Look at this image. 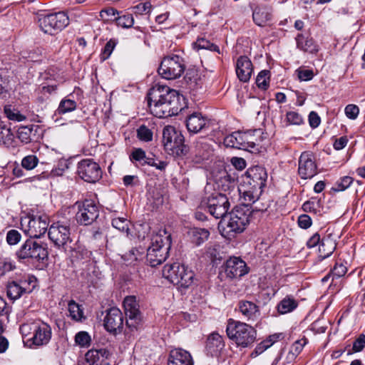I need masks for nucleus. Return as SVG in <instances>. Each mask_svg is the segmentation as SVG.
I'll list each match as a JSON object with an SVG mask.
<instances>
[{
    "instance_id": "nucleus-1",
    "label": "nucleus",
    "mask_w": 365,
    "mask_h": 365,
    "mask_svg": "<svg viewBox=\"0 0 365 365\" xmlns=\"http://www.w3.org/2000/svg\"><path fill=\"white\" fill-rule=\"evenodd\" d=\"M147 98L150 113L159 118L175 115L182 110L178 92L167 86L155 85Z\"/></svg>"
},
{
    "instance_id": "nucleus-2",
    "label": "nucleus",
    "mask_w": 365,
    "mask_h": 365,
    "mask_svg": "<svg viewBox=\"0 0 365 365\" xmlns=\"http://www.w3.org/2000/svg\"><path fill=\"white\" fill-rule=\"evenodd\" d=\"M171 247V235L160 230L153 236L151 245L147 250L146 262L150 267L161 264L168 257Z\"/></svg>"
},
{
    "instance_id": "nucleus-3",
    "label": "nucleus",
    "mask_w": 365,
    "mask_h": 365,
    "mask_svg": "<svg viewBox=\"0 0 365 365\" xmlns=\"http://www.w3.org/2000/svg\"><path fill=\"white\" fill-rule=\"evenodd\" d=\"M226 333L237 346L242 348L251 346L257 338V331L253 327L233 319L227 320Z\"/></svg>"
},
{
    "instance_id": "nucleus-4",
    "label": "nucleus",
    "mask_w": 365,
    "mask_h": 365,
    "mask_svg": "<svg viewBox=\"0 0 365 365\" xmlns=\"http://www.w3.org/2000/svg\"><path fill=\"white\" fill-rule=\"evenodd\" d=\"M251 211L247 207H235L227 215L223 232L229 238L242 233L249 225Z\"/></svg>"
},
{
    "instance_id": "nucleus-5",
    "label": "nucleus",
    "mask_w": 365,
    "mask_h": 365,
    "mask_svg": "<svg viewBox=\"0 0 365 365\" xmlns=\"http://www.w3.org/2000/svg\"><path fill=\"white\" fill-rule=\"evenodd\" d=\"M162 274L169 282L182 288H188L194 282V272L178 262L165 264Z\"/></svg>"
},
{
    "instance_id": "nucleus-6",
    "label": "nucleus",
    "mask_w": 365,
    "mask_h": 365,
    "mask_svg": "<svg viewBox=\"0 0 365 365\" xmlns=\"http://www.w3.org/2000/svg\"><path fill=\"white\" fill-rule=\"evenodd\" d=\"M185 138L179 130L171 125L165 126L163 130V143L165 149L176 156L186 155L189 147L185 144Z\"/></svg>"
},
{
    "instance_id": "nucleus-7",
    "label": "nucleus",
    "mask_w": 365,
    "mask_h": 365,
    "mask_svg": "<svg viewBox=\"0 0 365 365\" xmlns=\"http://www.w3.org/2000/svg\"><path fill=\"white\" fill-rule=\"evenodd\" d=\"M259 132L258 130L234 132L224 138V144L227 147L257 153L259 149L256 144L257 139L255 133Z\"/></svg>"
},
{
    "instance_id": "nucleus-8",
    "label": "nucleus",
    "mask_w": 365,
    "mask_h": 365,
    "mask_svg": "<svg viewBox=\"0 0 365 365\" xmlns=\"http://www.w3.org/2000/svg\"><path fill=\"white\" fill-rule=\"evenodd\" d=\"M16 256L19 261L39 262L47 259L48 251L46 245L29 238L21 245L16 252Z\"/></svg>"
},
{
    "instance_id": "nucleus-9",
    "label": "nucleus",
    "mask_w": 365,
    "mask_h": 365,
    "mask_svg": "<svg viewBox=\"0 0 365 365\" xmlns=\"http://www.w3.org/2000/svg\"><path fill=\"white\" fill-rule=\"evenodd\" d=\"M39 26L45 33L55 35L69 24V18L63 11L42 15L38 19Z\"/></svg>"
},
{
    "instance_id": "nucleus-10",
    "label": "nucleus",
    "mask_w": 365,
    "mask_h": 365,
    "mask_svg": "<svg viewBox=\"0 0 365 365\" xmlns=\"http://www.w3.org/2000/svg\"><path fill=\"white\" fill-rule=\"evenodd\" d=\"M49 240L58 248L66 250V246L72 241L71 238V222L64 219L53 222L48 227Z\"/></svg>"
},
{
    "instance_id": "nucleus-11",
    "label": "nucleus",
    "mask_w": 365,
    "mask_h": 365,
    "mask_svg": "<svg viewBox=\"0 0 365 365\" xmlns=\"http://www.w3.org/2000/svg\"><path fill=\"white\" fill-rule=\"evenodd\" d=\"M23 232L29 238H39L48 230V217L43 215H28L21 220Z\"/></svg>"
},
{
    "instance_id": "nucleus-12",
    "label": "nucleus",
    "mask_w": 365,
    "mask_h": 365,
    "mask_svg": "<svg viewBox=\"0 0 365 365\" xmlns=\"http://www.w3.org/2000/svg\"><path fill=\"white\" fill-rule=\"evenodd\" d=\"M185 69L183 58L172 54L163 58L158 68V73L165 79L173 80L180 77Z\"/></svg>"
},
{
    "instance_id": "nucleus-13",
    "label": "nucleus",
    "mask_w": 365,
    "mask_h": 365,
    "mask_svg": "<svg viewBox=\"0 0 365 365\" xmlns=\"http://www.w3.org/2000/svg\"><path fill=\"white\" fill-rule=\"evenodd\" d=\"M202 205L205 206L210 214L216 219L224 217L230 208L227 197L217 192L204 197Z\"/></svg>"
},
{
    "instance_id": "nucleus-14",
    "label": "nucleus",
    "mask_w": 365,
    "mask_h": 365,
    "mask_svg": "<svg viewBox=\"0 0 365 365\" xmlns=\"http://www.w3.org/2000/svg\"><path fill=\"white\" fill-rule=\"evenodd\" d=\"M77 175L85 182L95 183L102 178V170L93 159L81 160L77 165Z\"/></svg>"
},
{
    "instance_id": "nucleus-15",
    "label": "nucleus",
    "mask_w": 365,
    "mask_h": 365,
    "mask_svg": "<svg viewBox=\"0 0 365 365\" xmlns=\"http://www.w3.org/2000/svg\"><path fill=\"white\" fill-rule=\"evenodd\" d=\"M78 207L76 219L81 225H91L99 216L98 206L92 200H85L78 205Z\"/></svg>"
},
{
    "instance_id": "nucleus-16",
    "label": "nucleus",
    "mask_w": 365,
    "mask_h": 365,
    "mask_svg": "<svg viewBox=\"0 0 365 365\" xmlns=\"http://www.w3.org/2000/svg\"><path fill=\"white\" fill-rule=\"evenodd\" d=\"M123 307L128 317L125 325L131 331L137 330L141 323V314L135 297H126L123 300Z\"/></svg>"
},
{
    "instance_id": "nucleus-17",
    "label": "nucleus",
    "mask_w": 365,
    "mask_h": 365,
    "mask_svg": "<svg viewBox=\"0 0 365 365\" xmlns=\"http://www.w3.org/2000/svg\"><path fill=\"white\" fill-rule=\"evenodd\" d=\"M298 164V174L302 179H311L317 174V166L312 152L302 153Z\"/></svg>"
},
{
    "instance_id": "nucleus-18",
    "label": "nucleus",
    "mask_w": 365,
    "mask_h": 365,
    "mask_svg": "<svg viewBox=\"0 0 365 365\" xmlns=\"http://www.w3.org/2000/svg\"><path fill=\"white\" fill-rule=\"evenodd\" d=\"M35 287V282L31 278L12 281L6 286L7 296L10 299H19L24 294L30 293Z\"/></svg>"
},
{
    "instance_id": "nucleus-19",
    "label": "nucleus",
    "mask_w": 365,
    "mask_h": 365,
    "mask_svg": "<svg viewBox=\"0 0 365 365\" xmlns=\"http://www.w3.org/2000/svg\"><path fill=\"white\" fill-rule=\"evenodd\" d=\"M106 330L115 334L120 332L123 327V314L117 307H111L107 312L103 319Z\"/></svg>"
},
{
    "instance_id": "nucleus-20",
    "label": "nucleus",
    "mask_w": 365,
    "mask_h": 365,
    "mask_svg": "<svg viewBox=\"0 0 365 365\" xmlns=\"http://www.w3.org/2000/svg\"><path fill=\"white\" fill-rule=\"evenodd\" d=\"M225 274L230 279L240 278L248 272L246 263L239 257H233L225 263Z\"/></svg>"
},
{
    "instance_id": "nucleus-21",
    "label": "nucleus",
    "mask_w": 365,
    "mask_h": 365,
    "mask_svg": "<svg viewBox=\"0 0 365 365\" xmlns=\"http://www.w3.org/2000/svg\"><path fill=\"white\" fill-rule=\"evenodd\" d=\"M247 182L255 188L263 189L266 185L267 173L264 168L262 166H254L247 171Z\"/></svg>"
},
{
    "instance_id": "nucleus-22",
    "label": "nucleus",
    "mask_w": 365,
    "mask_h": 365,
    "mask_svg": "<svg viewBox=\"0 0 365 365\" xmlns=\"http://www.w3.org/2000/svg\"><path fill=\"white\" fill-rule=\"evenodd\" d=\"M51 338V328L45 322H40L34 324V335L31 338L33 344L41 346L49 342Z\"/></svg>"
},
{
    "instance_id": "nucleus-23",
    "label": "nucleus",
    "mask_w": 365,
    "mask_h": 365,
    "mask_svg": "<svg viewBox=\"0 0 365 365\" xmlns=\"http://www.w3.org/2000/svg\"><path fill=\"white\" fill-rule=\"evenodd\" d=\"M253 72V66L250 59L246 56H240L236 61V74L242 82H248Z\"/></svg>"
},
{
    "instance_id": "nucleus-24",
    "label": "nucleus",
    "mask_w": 365,
    "mask_h": 365,
    "mask_svg": "<svg viewBox=\"0 0 365 365\" xmlns=\"http://www.w3.org/2000/svg\"><path fill=\"white\" fill-rule=\"evenodd\" d=\"M239 312L247 321L255 322L260 315V309L258 305L248 300H240L237 304Z\"/></svg>"
},
{
    "instance_id": "nucleus-25",
    "label": "nucleus",
    "mask_w": 365,
    "mask_h": 365,
    "mask_svg": "<svg viewBox=\"0 0 365 365\" xmlns=\"http://www.w3.org/2000/svg\"><path fill=\"white\" fill-rule=\"evenodd\" d=\"M168 365H194V361L189 351L178 348L170 351Z\"/></svg>"
},
{
    "instance_id": "nucleus-26",
    "label": "nucleus",
    "mask_w": 365,
    "mask_h": 365,
    "mask_svg": "<svg viewBox=\"0 0 365 365\" xmlns=\"http://www.w3.org/2000/svg\"><path fill=\"white\" fill-rule=\"evenodd\" d=\"M225 347L223 338L217 332L210 334L206 342V351L212 356H219Z\"/></svg>"
},
{
    "instance_id": "nucleus-27",
    "label": "nucleus",
    "mask_w": 365,
    "mask_h": 365,
    "mask_svg": "<svg viewBox=\"0 0 365 365\" xmlns=\"http://www.w3.org/2000/svg\"><path fill=\"white\" fill-rule=\"evenodd\" d=\"M39 130L40 127L38 125L21 126L17 132L18 138L25 144L36 141L38 139V131Z\"/></svg>"
},
{
    "instance_id": "nucleus-28",
    "label": "nucleus",
    "mask_w": 365,
    "mask_h": 365,
    "mask_svg": "<svg viewBox=\"0 0 365 365\" xmlns=\"http://www.w3.org/2000/svg\"><path fill=\"white\" fill-rule=\"evenodd\" d=\"M207 123V119L200 113H193L186 119V127L190 133H197Z\"/></svg>"
},
{
    "instance_id": "nucleus-29",
    "label": "nucleus",
    "mask_w": 365,
    "mask_h": 365,
    "mask_svg": "<svg viewBox=\"0 0 365 365\" xmlns=\"http://www.w3.org/2000/svg\"><path fill=\"white\" fill-rule=\"evenodd\" d=\"M272 9L269 6H257L253 11L252 18L255 23L259 26H264L272 19Z\"/></svg>"
},
{
    "instance_id": "nucleus-30",
    "label": "nucleus",
    "mask_w": 365,
    "mask_h": 365,
    "mask_svg": "<svg viewBox=\"0 0 365 365\" xmlns=\"http://www.w3.org/2000/svg\"><path fill=\"white\" fill-rule=\"evenodd\" d=\"M57 89L58 86L56 84L42 83L39 85L34 91L36 101L39 103H45L51 96L56 93Z\"/></svg>"
},
{
    "instance_id": "nucleus-31",
    "label": "nucleus",
    "mask_w": 365,
    "mask_h": 365,
    "mask_svg": "<svg viewBox=\"0 0 365 365\" xmlns=\"http://www.w3.org/2000/svg\"><path fill=\"white\" fill-rule=\"evenodd\" d=\"M188 236L192 243L200 246L207 240L210 232L205 228L193 227L189 230Z\"/></svg>"
},
{
    "instance_id": "nucleus-32",
    "label": "nucleus",
    "mask_w": 365,
    "mask_h": 365,
    "mask_svg": "<svg viewBox=\"0 0 365 365\" xmlns=\"http://www.w3.org/2000/svg\"><path fill=\"white\" fill-rule=\"evenodd\" d=\"M109 352L105 349H91L85 355L86 361L89 365H98L104 358H108Z\"/></svg>"
},
{
    "instance_id": "nucleus-33",
    "label": "nucleus",
    "mask_w": 365,
    "mask_h": 365,
    "mask_svg": "<svg viewBox=\"0 0 365 365\" xmlns=\"http://www.w3.org/2000/svg\"><path fill=\"white\" fill-rule=\"evenodd\" d=\"M297 306V301L293 297L288 295L278 303L277 310L279 314H286L294 311Z\"/></svg>"
},
{
    "instance_id": "nucleus-34",
    "label": "nucleus",
    "mask_w": 365,
    "mask_h": 365,
    "mask_svg": "<svg viewBox=\"0 0 365 365\" xmlns=\"http://www.w3.org/2000/svg\"><path fill=\"white\" fill-rule=\"evenodd\" d=\"M297 46L304 52L314 53L318 51L317 46L312 38H305L302 34L296 37Z\"/></svg>"
},
{
    "instance_id": "nucleus-35",
    "label": "nucleus",
    "mask_w": 365,
    "mask_h": 365,
    "mask_svg": "<svg viewBox=\"0 0 365 365\" xmlns=\"http://www.w3.org/2000/svg\"><path fill=\"white\" fill-rule=\"evenodd\" d=\"M336 245L332 239H322L319 245V257L322 259L329 257L335 250Z\"/></svg>"
},
{
    "instance_id": "nucleus-36",
    "label": "nucleus",
    "mask_w": 365,
    "mask_h": 365,
    "mask_svg": "<svg viewBox=\"0 0 365 365\" xmlns=\"http://www.w3.org/2000/svg\"><path fill=\"white\" fill-rule=\"evenodd\" d=\"M71 96L72 95L70 94L60 101L58 107L56 110V113L58 115H63L67 113L72 112L76 109L77 103L75 100L70 98Z\"/></svg>"
},
{
    "instance_id": "nucleus-37",
    "label": "nucleus",
    "mask_w": 365,
    "mask_h": 365,
    "mask_svg": "<svg viewBox=\"0 0 365 365\" xmlns=\"http://www.w3.org/2000/svg\"><path fill=\"white\" fill-rule=\"evenodd\" d=\"M193 47L196 50L206 49L211 51L217 52L220 53V50L218 46L205 38H198L195 42L193 43Z\"/></svg>"
},
{
    "instance_id": "nucleus-38",
    "label": "nucleus",
    "mask_w": 365,
    "mask_h": 365,
    "mask_svg": "<svg viewBox=\"0 0 365 365\" xmlns=\"http://www.w3.org/2000/svg\"><path fill=\"white\" fill-rule=\"evenodd\" d=\"M14 141V134L10 128L6 127L0 121V144L9 147L12 145Z\"/></svg>"
},
{
    "instance_id": "nucleus-39",
    "label": "nucleus",
    "mask_w": 365,
    "mask_h": 365,
    "mask_svg": "<svg viewBox=\"0 0 365 365\" xmlns=\"http://www.w3.org/2000/svg\"><path fill=\"white\" fill-rule=\"evenodd\" d=\"M69 315L75 321H81L83 318V312L80 305L74 300H71L68 304Z\"/></svg>"
},
{
    "instance_id": "nucleus-40",
    "label": "nucleus",
    "mask_w": 365,
    "mask_h": 365,
    "mask_svg": "<svg viewBox=\"0 0 365 365\" xmlns=\"http://www.w3.org/2000/svg\"><path fill=\"white\" fill-rule=\"evenodd\" d=\"M4 110L6 116L11 120L21 122L26 118L19 110L12 108L10 105L5 106Z\"/></svg>"
},
{
    "instance_id": "nucleus-41",
    "label": "nucleus",
    "mask_w": 365,
    "mask_h": 365,
    "mask_svg": "<svg viewBox=\"0 0 365 365\" xmlns=\"http://www.w3.org/2000/svg\"><path fill=\"white\" fill-rule=\"evenodd\" d=\"M307 343V340L306 338L296 341L290 347L287 357L291 359H295L301 353Z\"/></svg>"
},
{
    "instance_id": "nucleus-42",
    "label": "nucleus",
    "mask_w": 365,
    "mask_h": 365,
    "mask_svg": "<svg viewBox=\"0 0 365 365\" xmlns=\"http://www.w3.org/2000/svg\"><path fill=\"white\" fill-rule=\"evenodd\" d=\"M112 226L126 236L129 235V221L125 217H115L112 220Z\"/></svg>"
},
{
    "instance_id": "nucleus-43",
    "label": "nucleus",
    "mask_w": 365,
    "mask_h": 365,
    "mask_svg": "<svg viewBox=\"0 0 365 365\" xmlns=\"http://www.w3.org/2000/svg\"><path fill=\"white\" fill-rule=\"evenodd\" d=\"M205 139L203 138H199L195 143V153L198 155L202 159H205L208 158L209 153V146L207 143L204 142Z\"/></svg>"
},
{
    "instance_id": "nucleus-44",
    "label": "nucleus",
    "mask_w": 365,
    "mask_h": 365,
    "mask_svg": "<svg viewBox=\"0 0 365 365\" xmlns=\"http://www.w3.org/2000/svg\"><path fill=\"white\" fill-rule=\"evenodd\" d=\"M75 342L81 347H88L91 343V338L87 331H81L76 334Z\"/></svg>"
},
{
    "instance_id": "nucleus-45",
    "label": "nucleus",
    "mask_w": 365,
    "mask_h": 365,
    "mask_svg": "<svg viewBox=\"0 0 365 365\" xmlns=\"http://www.w3.org/2000/svg\"><path fill=\"white\" fill-rule=\"evenodd\" d=\"M269 71L263 70L260 71L256 78V84L258 88L266 90L269 86Z\"/></svg>"
},
{
    "instance_id": "nucleus-46",
    "label": "nucleus",
    "mask_w": 365,
    "mask_h": 365,
    "mask_svg": "<svg viewBox=\"0 0 365 365\" xmlns=\"http://www.w3.org/2000/svg\"><path fill=\"white\" fill-rule=\"evenodd\" d=\"M116 21L118 26L123 28H130L134 24V19L132 14H125L124 15L115 17L114 19Z\"/></svg>"
},
{
    "instance_id": "nucleus-47",
    "label": "nucleus",
    "mask_w": 365,
    "mask_h": 365,
    "mask_svg": "<svg viewBox=\"0 0 365 365\" xmlns=\"http://www.w3.org/2000/svg\"><path fill=\"white\" fill-rule=\"evenodd\" d=\"M142 257L141 252L136 248H132L128 252L122 255V259L128 264H132Z\"/></svg>"
},
{
    "instance_id": "nucleus-48",
    "label": "nucleus",
    "mask_w": 365,
    "mask_h": 365,
    "mask_svg": "<svg viewBox=\"0 0 365 365\" xmlns=\"http://www.w3.org/2000/svg\"><path fill=\"white\" fill-rule=\"evenodd\" d=\"M263 189H258L255 187H252L250 186V190L245 191L244 192V198L245 200H248L250 202H257L259 200V196L262 193Z\"/></svg>"
},
{
    "instance_id": "nucleus-49",
    "label": "nucleus",
    "mask_w": 365,
    "mask_h": 365,
    "mask_svg": "<svg viewBox=\"0 0 365 365\" xmlns=\"http://www.w3.org/2000/svg\"><path fill=\"white\" fill-rule=\"evenodd\" d=\"M153 135V131L144 125H140L137 130V136L142 141H151Z\"/></svg>"
},
{
    "instance_id": "nucleus-50",
    "label": "nucleus",
    "mask_w": 365,
    "mask_h": 365,
    "mask_svg": "<svg viewBox=\"0 0 365 365\" xmlns=\"http://www.w3.org/2000/svg\"><path fill=\"white\" fill-rule=\"evenodd\" d=\"M38 163V159L36 155H29L24 157L21 160V166L27 170L35 168Z\"/></svg>"
},
{
    "instance_id": "nucleus-51",
    "label": "nucleus",
    "mask_w": 365,
    "mask_h": 365,
    "mask_svg": "<svg viewBox=\"0 0 365 365\" xmlns=\"http://www.w3.org/2000/svg\"><path fill=\"white\" fill-rule=\"evenodd\" d=\"M286 120L289 125H299L304 123L302 116L296 111H289L286 114Z\"/></svg>"
},
{
    "instance_id": "nucleus-52",
    "label": "nucleus",
    "mask_w": 365,
    "mask_h": 365,
    "mask_svg": "<svg viewBox=\"0 0 365 365\" xmlns=\"http://www.w3.org/2000/svg\"><path fill=\"white\" fill-rule=\"evenodd\" d=\"M353 181V178L350 176H344L336 182L334 190L337 192L344 191L349 187Z\"/></svg>"
},
{
    "instance_id": "nucleus-53",
    "label": "nucleus",
    "mask_w": 365,
    "mask_h": 365,
    "mask_svg": "<svg viewBox=\"0 0 365 365\" xmlns=\"http://www.w3.org/2000/svg\"><path fill=\"white\" fill-rule=\"evenodd\" d=\"M116 44L117 42L115 39H110L106 43L101 54L102 60H106L110 57Z\"/></svg>"
},
{
    "instance_id": "nucleus-54",
    "label": "nucleus",
    "mask_w": 365,
    "mask_h": 365,
    "mask_svg": "<svg viewBox=\"0 0 365 365\" xmlns=\"http://www.w3.org/2000/svg\"><path fill=\"white\" fill-rule=\"evenodd\" d=\"M21 239V233L16 230H10L6 233V242L9 245H17Z\"/></svg>"
},
{
    "instance_id": "nucleus-55",
    "label": "nucleus",
    "mask_w": 365,
    "mask_h": 365,
    "mask_svg": "<svg viewBox=\"0 0 365 365\" xmlns=\"http://www.w3.org/2000/svg\"><path fill=\"white\" fill-rule=\"evenodd\" d=\"M347 271L346 267L342 263L336 262L334 268L331 270L330 274L333 276V277L339 278L344 276Z\"/></svg>"
},
{
    "instance_id": "nucleus-56",
    "label": "nucleus",
    "mask_w": 365,
    "mask_h": 365,
    "mask_svg": "<svg viewBox=\"0 0 365 365\" xmlns=\"http://www.w3.org/2000/svg\"><path fill=\"white\" fill-rule=\"evenodd\" d=\"M344 113L346 116L351 120H355L359 113V108L354 104H349L345 107Z\"/></svg>"
},
{
    "instance_id": "nucleus-57",
    "label": "nucleus",
    "mask_w": 365,
    "mask_h": 365,
    "mask_svg": "<svg viewBox=\"0 0 365 365\" xmlns=\"http://www.w3.org/2000/svg\"><path fill=\"white\" fill-rule=\"evenodd\" d=\"M15 268L14 264L7 259L0 260V271L1 274H4L5 272H10Z\"/></svg>"
},
{
    "instance_id": "nucleus-58",
    "label": "nucleus",
    "mask_w": 365,
    "mask_h": 365,
    "mask_svg": "<svg viewBox=\"0 0 365 365\" xmlns=\"http://www.w3.org/2000/svg\"><path fill=\"white\" fill-rule=\"evenodd\" d=\"M298 73V77L301 81H310L314 77V72L310 69H299L297 71Z\"/></svg>"
},
{
    "instance_id": "nucleus-59",
    "label": "nucleus",
    "mask_w": 365,
    "mask_h": 365,
    "mask_svg": "<svg viewBox=\"0 0 365 365\" xmlns=\"http://www.w3.org/2000/svg\"><path fill=\"white\" fill-rule=\"evenodd\" d=\"M365 346V335L361 334L353 343V351L354 352L361 351Z\"/></svg>"
},
{
    "instance_id": "nucleus-60",
    "label": "nucleus",
    "mask_w": 365,
    "mask_h": 365,
    "mask_svg": "<svg viewBox=\"0 0 365 365\" xmlns=\"http://www.w3.org/2000/svg\"><path fill=\"white\" fill-rule=\"evenodd\" d=\"M297 222L301 228L307 229L312 225V221L308 215H301L298 218Z\"/></svg>"
},
{
    "instance_id": "nucleus-61",
    "label": "nucleus",
    "mask_w": 365,
    "mask_h": 365,
    "mask_svg": "<svg viewBox=\"0 0 365 365\" xmlns=\"http://www.w3.org/2000/svg\"><path fill=\"white\" fill-rule=\"evenodd\" d=\"M321 123V118L315 111H311L309 115V123L312 128H317Z\"/></svg>"
},
{
    "instance_id": "nucleus-62",
    "label": "nucleus",
    "mask_w": 365,
    "mask_h": 365,
    "mask_svg": "<svg viewBox=\"0 0 365 365\" xmlns=\"http://www.w3.org/2000/svg\"><path fill=\"white\" fill-rule=\"evenodd\" d=\"M144 164H148L153 167L156 168L160 170H163L167 167V163L165 161H158V163L152 158H146V160L144 162Z\"/></svg>"
},
{
    "instance_id": "nucleus-63",
    "label": "nucleus",
    "mask_w": 365,
    "mask_h": 365,
    "mask_svg": "<svg viewBox=\"0 0 365 365\" xmlns=\"http://www.w3.org/2000/svg\"><path fill=\"white\" fill-rule=\"evenodd\" d=\"M151 5L149 2L139 4L133 7V11L135 14H143L146 11H150Z\"/></svg>"
},
{
    "instance_id": "nucleus-64",
    "label": "nucleus",
    "mask_w": 365,
    "mask_h": 365,
    "mask_svg": "<svg viewBox=\"0 0 365 365\" xmlns=\"http://www.w3.org/2000/svg\"><path fill=\"white\" fill-rule=\"evenodd\" d=\"M131 159L135 161L146 160L145 152L141 148H135L131 153Z\"/></svg>"
}]
</instances>
